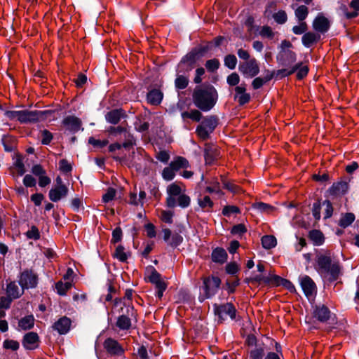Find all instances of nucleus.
Segmentation results:
<instances>
[{"instance_id": "28", "label": "nucleus", "mask_w": 359, "mask_h": 359, "mask_svg": "<svg viewBox=\"0 0 359 359\" xmlns=\"http://www.w3.org/2000/svg\"><path fill=\"white\" fill-rule=\"evenodd\" d=\"M19 121L21 123H32L39 121L37 110L29 111L27 109L21 110V115L19 117Z\"/></svg>"}, {"instance_id": "37", "label": "nucleus", "mask_w": 359, "mask_h": 359, "mask_svg": "<svg viewBox=\"0 0 359 359\" xmlns=\"http://www.w3.org/2000/svg\"><path fill=\"white\" fill-rule=\"evenodd\" d=\"M189 77L187 76L176 73L175 79V87L177 90H184L189 85Z\"/></svg>"}, {"instance_id": "46", "label": "nucleus", "mask_w": 359, "mask_h": 359, "mask_svg": "<svg viewBox=\"0 0 359 359\" xmlns=\"http://www.w3.org/2000/svg\"><path fill=\"white\" fill-rule=\"evenodd\" d=\"M237 62V57L233 54H228L224 58V66L231 70L236 68Z\"/></svg>"}, {"instance_id": "57", "label": "nucleus", "mask_w": 359, "mask_h": 359, "mask_svg": "<svg viewBox=\"0 0 359 359\" xmlns=\"http://www.w3.org/2000/svg\"><path fill=\"white\" fill-rule=\"evenodd\" d=\"M323 205H325L323 219H327L330 218L333 215V211H334L333 205H332V202L328 199L325 200L323 202Z\"/></svg>"}, {"instance_id": "47", "label": "nucleus", "mask_w": 359, "mask_h": 359, "mask_svg": "<svg viewBox=\"0 0 359 359\" xmlns=\"http://www.w3.org/2000/svg\"><path fill=\"white\" fill-rule=\"evenodd\" d=\"M295 17L299 21H304L309 15V9L304 5H301L294 11Z\"/></svg>"}, {"instance_id": "24", "label": "nucleus", "mask_w": 359, "mask_h": 359, "mask_svg": "<svg viewBox=\"0 0 359 359\" xmlns=\"http://www.w3.org/2000/svg\"><path fill=\"white\" fill-rule=\"evenodd\" d=\"M149 267L151 271L150 276L148 277V281L155 285L157 290H165L168 287V283L161 280V273H159L154 266H149Z\"/></svg>"}, {"instance_id": "42", "label": "nucleus", "mask_w": 359, "mask_h": 359, "mask_svg": "<svg viewBox=\"0 0 359 359\" xmlns=\"http://www.w3.org/2000/svg\"><path fill=\"white\" fill-rule=\"evenodd\" d=\"M303 62H299L296 64H294L293 66H297L298 68L296 71V77L298 80H302L304 79L309 74V68L308 66H302Z\"/></svg>"}, {"instance_id": "27", "label": "nucleus", "mask_w": 359, "mask_h": 359, "mask_svg": "<svg viewBox=\"0 0 359 359\" xmlns=\"http://www.w3.org/2000/svg\"><path fill=\"white\" fill-rule=\"evenodd\" d=\"M228 254L222 247L214 248L211 253V259L214 263L223 264L226 262Z\"/></svg>"}, {"instance_id": "6", "label": "nucleus", "mask_w": 359, "mask_h": 359, "mask_svg": "<svg viewBox=\"0 0 359 359\" xmlns=\"http://www.w3.org/2000/svg\"><path fill=\"white\" fill-rule=\"evenodd\" d=\"M213 312L215 316L217 317L219 323H222L226 320V316H229L231 320H236L237 310L231 302L224 304H213Z\"/></svg>"}, {"instance_id": "2", "label": "nucleus", "mask_w": 359, "mask_h": 359, "mask_svg": "<svg viewBox=\"0 0 359 359\" xmlns=\"http://www.w3.org/2000/svg\"><path fill=\"white\" fill-rule=\"evenodd\" d=\"M212 43L208 42L205 45L199 44L192 48L186 55L182 56L176 67V73L189 76V73L195 68L197 62L212 50Z\"/></svg>"}, {"instance_id": "19", "label": "nucleus", "mask_w": 359, "mask_h": 359, "mask_svg": "<svg viewBox=\"0 0 359 359\" xmlns=\"http://www.w3.org/2000/svg\"><path fill=\"white\" fill-rule=\"evenodd\" d=\"M301 287L306 297L312 296L317 292V286L313 279L308 275L299 276Z\"/></svg>"}, {"instance_id": "53", "label": "nucleus", "mask_w": 359, "mask_h": 359, "mask_svg": "<svg viewBox=\"0 0 359 359\" xmlns=\"http://www.w3.org/2000/svg\"><path fill=\"white\" fill-rule=\"evenodd\" d=\"M107 132L111 136L116 137L118 135H121L123 133H128L127 129L126 127L123 126H110L107 129Z\"/></svg>"}, {"instance_id": "33", "label": "nucleus", "mask_w": 359, "mask_h": 359, "mask_svg": "<svg viewBox=\"0 0 359 359\" xmlns=\"http://www.w3.org/2000/svg\"><path fill=\"white\" fill-rule=\"evenodd\" d=\"M6 294L8 297L13 298V300L20 298L24 292H22V291L20 292L19 288L15 281H10V283L7 284Z\"/></svg>"}, {"instance_id": "8", "label": "nucleus", "mask_w": 359, "mask_h": 359, "mask_svg": "<svg viewBox=\"0 0 359 359\" xmlns=\"http://www.w3.org/2000/svg\"><path fill=\"white\" fill-rule=\"evenodd\" d=\"M126 306V314L120 315L116 320V326L121 330H128L131 327V318L136 316V313L133 304L123 302Z\"/></svg>"}, {"instance_id": "9", "label": "nucleus", "mask_w": 359, "mask_h": 359, "mask_svg": "<svg viewBox=\"0 0 359 359\" xmlns=\"http://www.w3.org/2000/svg\"><path fill=\"white\" fill-rule=\"evenodd\" d=\"M222 280L219 277L211 276L203 278L201 289L205 293V297H214L220 287Z\"/></svg>"}, {"instance_id": "21", "label": "nucleus", "mask_w": 359, "mask_h": 359, "mask_svg": "<svg viewBox=\"0 0 359 359\" xmlns=\"http://www.w3.org/2000/svg\"><path fill=\"white\" fill-rule=\"evenodd\" d=\"M40 339L36 332H29L26 333L22 338V344L26 350H34L39 346Z\"/></svg>"}, {"instance_id": "50", "label": "nucleus", "mask_w": 359, "mask_h": 359, "mask_svg": "<svg viewBox=\"0 0 359 359\" xmlns=\"http://www.w3.org/2000/svg\"><path fill=\"white\" fill-rule=\"evenodd\" d=\"M177 205H179L182 208H186L190 205L191 198L189 196L184 194H182L176 198Z\"/></svg>"}, {"instance_id": "12", "label": "nucleus", "mask_w": 359, "mask_h": 359, "mask_svg": "<svg viewBox=\"0 0 359 359\" xmlns=\"http://www.w3.org/2000/svg\"><path fill=\"white\" fill-rule=\"evenodd\" d=\"M204 158L205 164L212 165L220 156L219 147L213 143L206 142L204 145Z\"/></svg>"}, {"instance_id": "48", "label": "nucleus", "mask_w": 359, "mask_h": 359, "mask_svg": "<svg viewBox=\"0 0 359 359\" xmlns=\"http://www.w3.org/2000/svg\"><path fill=\"white\" fill-rule=\"evenodd\" d=\"M322 205L323 203H321L320 198H318L316 201L313 204L311 212L316 221H319L320 219V210Z\"/></svg>"}, {"instance_id": "17", "label": "nucleus", "mask_w": 359, "mask_h": 359, "mask_svg": "<svg viewBox=\"0 0 359 359\" xmlns=\"http://www.w3.org/2000/svg\"><path fill=\"white\" fill-rule=\"evenodd\" d=\"M330 26V21L323 13H318L312 22L313 29L320 34L327 32Z\"/></svg>"}, {"instance_id": "20", "label": "nucleus", "mask_w": 359, "mask_h": 359, "mask_svg": "<svg viewBox=\"0 0 359 359\" xmlns=\"http://www.w3.org/2000/svg\"><path fill=\"white\" fill-rule=\"evenodd\" d=\"M234 90L233 100L238 101L240 106H244L250 101L251 96L250 93H246V84L245 83L236 86Z\"/></svg>"}, {"instance_id": "36", "label": "nucleus", "mask_w": 359, "mask_h": 359, "mask_svg": "<svg viewBox=\"0 0 359 359\" xmlns=\"http://www.w3.org/2000/svg\"><path fill=\"white\" fill-rule=\"evenodd\" d=\"M355 216L353 212H346L341 215V217L338 222V225L345 229L352 224L355 221Z\"/></svg>"}, {"instance_id": "60", "label": "nucleus", "mask_w": 359, "mask_h": 359, "mask_svg": "<svg viewBox=\"0 0 359 359\" xmlns=\"http://www.w3.org/2000/svg\"><path fill=\"white\" fill-rule=\"evenodd\" d=\"M274 20L280 25H283L286 22L287 20V13L285 11L280 10L273 15Z\"/></svg>"}, {"instance_id": "4", "label": "nucleus", "mask_w": 359, "mask_h": 359, "mask_svg": "<svg viewBox=\"0 0 359 359\" xmlns=\"http://www.w3.org/2000/svg\"><path fill=\"white\" fill-rule=\"evenodd\" d=\"M312 316L320 323H328L330 329L335 328V325L337 324L336 314L332 313L325 304L312 305Z\"/></svg>"}, {"instance_id": "26", "label": "nucleus", "mask_w": 359, "mask_h": 359, "mask_svg": "<svg viewBox=\"0 0 359 359\" xmlns=\"http://www.w3.org/2000/svg\"><path fill=\"white\" fill-rule=\"evenodd\" d=\"M163 93L158 88H152L147 93V102L153 106L159 105L163 99Z\"/></svg>"}, {"instance_id": "14", "label": "nucleus", "mask_w": 359, "mask_h": 359, "mask_svg": "<svg viewBox=\"0 0 359 359\" xmlns=\"http://www.w3.org/2000/svg\"><path fill=\"white\" fill-rule=\"evenodd\" d=\"M104 348L111 356H121L125 350L116 339L108 337L103 343Z\"/></svg>"}, {"instance_id": "64", "label": "nucleus", "mask_w": 359, "mask_h": 359, "mask_svg": "<svg viewBox=\"0 0 359 359\" xmlns=\"http://www.w3.org/2000/svg\"><path fill=\"white\" fill-rule=\"evenodd\" d=\"M247 228L243 224H238L233 226L231 229V233L232 235H239L242 236L243 234L247 232Z\"/></svg>"}, {"instance_id": "45", "label": "nucleus", "mask_w": 359, "mask_h": 359, "mask_svg": "<svg viewBox=\"0 0 359 359\" xmlns=\"http://www.w3.org/2000/svg\"><path fill=\"white\" fill-rule=\"evenodd\" d=\"M205 67L208 72L214 73L219 68L220 62L217 58L210 59L205 62Z\"/></svg>"}, {"instance_id": "58", "label": "nucleus", "mask_w": 359, "mask_h": 359, "mask_svg": "<svg viewBox=\"0 0 359 359\" xmlns=\"http://www.w3.org/2000/svg\"><path fill=\"white\" fill-rule=\"evenodd\" d=\"M239 270V266L236 262L227 263L225 266L226 273L231 276L236 274Z\"/></svg>"}, {"instance_id": "30", "label": "nucleus", "mask_w": 359, "mask_h": 359, "mask_svg": "<svg viewBox=\"0 0 359 359\" xmlns=\"http://www.w3.org/2000/svg\"><path fill=\"white\" fill-rule=\"evenodd\" d=\"M308 237L313 242L315 246L322 245L325 242L324 234L318 229H312L309 231Z\"/></svg>"}, {"instance_id": "49", "label": "nucleus", "mask_w": 359, "mask_h": 359, "mask_svg": "<svg viewBox=\"0 0 359 359\" xmlns=\"http://www.w3.org/2000/svg\"><path fill=\"white\" fill-rule=\"evenodd\" d=\"M126 141L121 144V148H124L127 150H130L131 147L136 145V140L134 136L130 134L129 132L128 133H125Z\"/></svg>"}, {"instance_id": "18", "label": "nucleus", "mask_w": 359, "mask_h": 359, "mask_svg": "<svg viewBox=\"0 0 359 359\" xmlns=\"http://www.w3.org/2000/svg\"><path fill=\"white\" fill-rule=\"evenodd\" d=\"M349 189L348 182L339 181L334 182L332 185L325 191V196H339L347 194Z\"/></svg>"}, {"instance_id": "43", "label": "nucleus", "mask_w": 359, "mask_h": 359, "mask_svg": "<svg viewBox=\"0 0 359 359\" xmlns=\"http://www.w3.org/2000/svg\"><path fill=\"white\" fill-rule=\"evenodd\" d=\"M311 178L315 182L325 184H326L327 182H329L331 180L330 175H329L328 172L326 171L323 172V173H321L320 171H319L318 173H314Z\"/></svg>"}, {"instance_id": "62", "label": "nucleus", "mask_w": 359, "mask_h": 359, "mask_svg": "<svg viewBox=\"0 0 359 359\" xmlns=\"http://www.w3.org/2000/svg\"><path fill=\"white\" fill-rule=\"evenodd\" d=\"M3 347L5 349H11L12 351H17L19 347L20 344L18 341L13 339H6L3 342Z\"/></svg>"}, {"instance_id": "16", "label": "nucleus", "mask_w": 359, "mask_h": 359, "mask_svg": "<svg viewBox=\"0 0 359 359\" xmlns=\"http://www.w3.org/2000/svg\"><path fill=\"white\" fill-rule=\"evenodd\" d=\"M163 241L172 249L177 248L183 242V237L177 232L172 233V231L170 229H163Z\"/></svg>"}, {"instance_id": "59", "label": "nucleus", "mask_w": 359, "mask_h": 359, "mask_svg": "<svg viewBox=\"0 0 359 359\" xmlns=\"http://www.w3.org/2000/svg\"><path fill=\"white\" fill-rule=\"evenodd\" d=\"M175 170L169 165L168 167L164 168L162 172V177L166 181H171L175 177Z\"/></svg>"}, {"instance_id": "41", "label": "nucleus", "mask_w": 359, "mask_h": 359, "mask_svg": "<svg viewBox=\"0 0 359 359\" xmlns=\"http://www.w3.org/2000/svg\"><path fill=\"white\" fill-rule=\"evenodd\" d=\"M72 287V283L70 282L63 283L62 280H60L55 283V289L60 296H65L67 292L70 290Z\"/></svg>"}, {"instance_id": "11", "label": "nucleus", "mask_w": 359, "mask_h": 359, "mask_svg": "<svg viewBox=\"0 0 359 359\" xmlns=\"http://www.w3.org/2000/svg\"><path fill=\"white\" fill-rule=\"evenodd\" d=\"M277 63L283 67H292L297 60V54L291 50H279L276 57Z\"/></svg>"}, {"instance_id": "31", "label": "nucleus", "mask_w": 359, "mask_h": 359, "mask_svg": "<svg viewBox=\"0 0 359 359\" xmlns=\"http://www.w3.org/2000/svg\"><path fill=\"white\" fill-rule=\"evenodd\" d=\"M264 343L257 346L249 351V359H264L266 356Z\"/></svg>"}, {"instance_id": "52", "label": "nucleus", "mask_w": 359, "mask_h": 359, "mask_svg": "<svg viewBox=\"0 0 359 359\" xmlns=\"http://www.w3.org/2000/svg\"><path fill=\"white\" fill-rule=\"evenodd\" d=\"M26 237L28 239H32L34 241H37L40 238V232L38 227L35 225H32L25 233Z\"/></svg>"}, {"instance_id": "55", "label": "nucleus", "mask_w": 359, "mask_h": 359, "mask_svg": "<svg viewBox=\"0 0 359 359\" xmlns=\"http://www.w3.org/2000/svg\"><path fill=\"white\" fill-rule=\"evenodd\" d=\"M222 213L224 216L229 217L231 214H240L241 210L238 206L229 205L223 208Z\"/></svg>"}, {"instance_id": "3", "label": "nucleus", "mask_w": 359, "mask_h": 359, "mask_svg": "<svg viewBox=\"0 0 359 359\" xmlns=\"http://www.w3.org/2000/svg\"><path fill=\"white\" fill-rule=\"evenodd\" d=\"M316 270L320 275H328L327 280L330 283L337 280L342 275L341 265L339 261L332 262L330 252L325 255H316Z\"/></svg>"}, {"instance_id": "10", "label": "nucleus", "mask_w": 359, "mask_h": 359, "mask_svg": "<svg viewBox=\"0 0 359 359\" xmlns=\"http://www.w3.org/2000/svg\"><path fill=\"white\" fill-rule=\"evenodd\" d=\"M238 71L245 78H254L260 72L259 64L255 58H252L248 61L240 62Z\"/></svg>"}, {"instance_id": "32", "label": "nucleus", "mask_w": 359, "mask_h": 359, "mask_svg": "<svg viewBox=\"0 0 359 359\" xmlns=\"http://www.w3.org/2000/svg\"><path fill=\"white\" fill-rule=\"evenodd\" d=\"M34 317L32 314L25 316L18 321V327L22 330H31L34 326Z\"/></svg>"}, {"instance_id": "13", "label": "nucleus", "mask_w": 359, "mask_h": 359, "mask_svg": "<svg viewBox=\"0 0 359 359\" xmlns=\"http://www.w3.org/2000/svg\"><path fill=\"white\" fill-rule=\"evenodd\" d=\"M62 125L65 128V130L71 134H75L80 130H83L82 128L81 120L75 116H67L62 121Z\"/></svg>"}, {"instance_id": "22", "label": "nucleus", "mask_w": 359, "mask_h": 359, "mask_svg": "<svg viewBox=\"0 0 359 359\" xmlns=\"http://www.w3.org/2000/svg\"><path fill=\"white\" fill-rule=\"evenodd\" d=\"M105 120L107 123L116 125L118 124L121 118L127 117L126 111L122 108L114 109L108 111L105 116Z\"/></svg>"}, {"instance_id": "38", "label": "nucleus", "mask_w": 359, "mask_h": 359, "mask_svg": "<svg viewBox=\"0 0 359 359\" xmlns=\"http://www.w3.org/2000/svg\"><path fill=\"white\" fill-rule=\"evenodd\" d=\"M262 247L264 249L270 250L276 247L277 245L276 238L273 235H265L261 238Z\"/></svg>"}, {"instance_id": "34", "label": "nucleus", "mask_w": 359, "mask_h": 359, "mask_svg": "<svg viewBox=\"0 0 359 359\" xmlns=\"http://www.w3.org/2000/svg\"><path fill=\"white\" fill-rule=\"evenodd\" d=\"M124 250L125 248L122 245H118L112 254V257L117 259L121 262H127L128 257L131 255V252H125Z\"/></svg>"}, {"instance_id": "63", "label": "nucleus", "mask_w": 359, "mask_h": 359, "mask_svg": "<svg viewBox=\"0 0 359 359\" xmlns=\"http://www.w3.org/2000/svg\"><path fill=\"white\" fill-rule=\"evenodd\" d=\"M198 203L202 209H205V208H212L214 205L213 201L208 196H204L203 199L198 198Z\"/></svg>"}, {"instance_id": "54", "label": "nucleus", "mask_w": 359, "mask_h": 359, "mask_svg": "<svg viewBox=\"0 0 359 359\" xmlns=\"http://www.w3.org/2000/svg\"><path fill=\"white\" fill-rule=\"evenodd\" d=\"M240 285V279L236 278L233 282L226 280L224 289L227 290L229 294H233L236 292V287Z\"/></svg>"}, {"instance_id": "7", "label": "nucleus", "mask_w": 359, "mask_h": 359, "mask_svg": "<svg viewBox=\"0 0 359 359\" xmlns=\"http://www.w3.org/2000/svg\"><path fill=\"white\" fill-rule=\"evenodd\" d=\"M18 284L22 290V292L25 290L34 289L39 283V276L32 269H25L18 275Z\"/></svg>"}, {"instance_id": "23", "label": "nucleus", "mask_w": 359, "mask_h": 359, "mask_svg": "<svg viewBox=\"0 0 359 359\" xmlns=\"http://www.w3.org/2000/svg\"><path fill=\"white\" fill-rule=\"evenodd\" d=\"M71 325V319L67 316H62L53 323L52 328L60 335H63L70 330Z\"/></svg>"}, {"instance_id": "51", "label": "nucleus", "mask_w": 359, "mask_h": 359, "mask_svg": "<svg viewBox=\"0 0 359 359\" xmlns=\"http://www.w3.org/2000/svg\"><path fill=\"white\" fill-rule=\"evenodd\" d=\"M112 238L110 241V243L115 245L122 241L123 238V231L120 226L116 227L111 233Z\"/></svg>"}, {"instance_id": "44", "label": "nucleus", "mask_w": 359, "mask_h": 359, "mask_svg": "<svg viewBox=\"0 0 359 359\" xmlns=\"http://www.w3.org/2000/svg\"><path fill=\"white\" fill-rule=\"evenodd\" d=\"M252 208L257 210L260 212H269L275 209L273 206L264 202H257L252 203Z\"/></svg>"}, {"instance_id": "25", "label": "nucleus", "mask_w": 359, "mask_h": 359, "mask_svg": "<svg viewBox=\"0 0 359 359\" xmlns=\"http://www.w3.org/2000/svg\"><path fill=\"white\" fill-rule=\"evenodd\" d=\"M69 189L66 185L55 186L48 193L49 199L52 202H57L68 194Z\"/></svg>"}, {"instance_id": "15", "label": "nucleus", "mask_w": 359, "mask_h": 359, "mask_svg": "<svg viewBox=\"0 0 359 359\" xmlns=\"http://www.w3.org/2000/svg\"><path fill=\"white\" fill-rule=\"evenodd\" d=\"M168 196L166 198V206L174 208L177 206L176 197L182 194L181 187L175 182L170 184L167 187Z\"/></svg>"}, {"instance_id": "1", "label": "nucleus", "mask_w": 359, "mask_h": 359, "mask_svg": "<svg viewBox=\"0 0 359 359\" xmlns=\"http://www.w3.org/2000/svg\"><path fill=\"white\" fill-rule=\"evenodd\" d=\"M218 97L217 89L208 83L196 86L192 93L194 104L204 112L210 111L215 106Z\"/></svg>"}, {"instance_id": "61", "label": "nucleus", "mask_w": 359, "mask_h": 359, "mask_svg": "<svg viewBox=\"0 0 359 359\" xmlns=\"http://www.w3.org/2000/svg\"><path fill=\"white\" fill-rule=\"evenodd\" d=\"M116 193V191L114 188H108L107 192L102 196V201L104 203H107L111 201L115 198Z\"/></svg>"}, {"instance_id": "39", "label": "nucleus", "mask_w": 359, "mask_h": 359, "mask_svg": "<svg viewBox=\"0 0 359 359\" xmlns=\"http://www.w3.org/2000/svg\"><path fill=\"white\" fill-rule=\"evenodd\" d=\"M290 67V69L282 68L278 70H275L276 79L280 80L285 77H287V76L293 74L294 73H295L298 68L297 66H292V67Z\"/></svg>"}, {"instance_id": "5", "label": "nucleus", "mask_w": 359, "mask_h": 359, "mask_svg": "<svg viewBox=\"0 0 359 359\" xmlns=\"http://www.w3.org/2000/svg\"><path fill=\"white\" fill-rule=\"evenodd\" d=\"M217 125L218 118L217 116H208L196 127V133L201 139L206 140L210 138V133H213Z\"/></svg>"}, {"instance_id": "56", "label": "nucleus", "mask_w": 359, "mask_h": 359, "mask_svg": "<svg viewBox=\"0 0 359 359\" xmlns=\"http://www.w3.org/2000/svg\"><path fill=\"white\" fill-rule=\"evenodd\" d=\"M205 70L203 67H200L196 68V69L195 70V76L193 79V82L197 86L202 85L201 83L203 81V76L205 75Z\"/></svg>"}, {"instance_id": "29", "label": "nucleus", "mask_w": 359, "mask_h": 359, "mask_svg": "<svg viewBox=\"0 0 359 359\" xmlns=\"http://www.w3.org/2000/svg\"><path fill=\"white\" fill-rule=\"evenodd\" d=\"M320 39V35L313 32H308L303 34L302 43L306 48H311L313 45L318 43Z\"/></svg>"}, {"instance_id": "40", "label": "nucleus", "mask_w": 359, "mask_h": 359, "mask_svg": "<svg viewBox=\"0 0 359 359\" xmlns=\"http://www.w3.org/2000/svg\"><path fill=\"white\" fill-rule=\"evenodd\" d=\"M181 115L184 120L190 118L196 122H199L203 116L202 113L198 109H192L190 111H183Z\"/></svg>"}, {"instance_id": "35", "label": "nucleus", "mask_w": 359, "mask_h": 359, "mask_svg": "<svg viewBox=\"0 0 359 359\" xmlns=\"http://www.w3.org/2000/svg\"><path fill=\"white\" fill-rule=\"evenodd\" d=\"M175 171L179 170L181 168H187L189 167V163L188 160L182 156H177L169 164Z\"/></svg>"}]
</instances>
